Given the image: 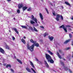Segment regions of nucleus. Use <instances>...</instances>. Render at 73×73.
Here are the masks:
<instances>
[{
	"label": "nucleus",
	"mask_w": 73,
	"mask_h": 73,
	"mask_svg": "<svg viewBox=\"0 0 73 73\" xmlns=\"http://www.w3.org/2000/svg\"><path fill=\"white\" fill-rule=\"evenodd\" d=\"M35 45L36 46L38 47L39 46V44L38 43H36V42L35 44H34L32 45L31 46H30L29 45V43H28L27 44V47L28 49L30 50L31 52L33 51Z\"/></svg>",
	"instance_id": "1"
},
{
	"label": "nucleus",
	"mask_w": 73,
	"mask_h": 73,
	"mask_svg": "<svg viewBox=\"0 0 73 73\" xmlns=\"http://www.w3.org/2000/svg\"><path fill=\"white\" fill-rule=\"evenodd\" d=\"M46 57L47 60H48V62H49V60L51 59V57L48 54H46Z\"/></svg>",
	"instance_id": "2"
},
{
	"label": "nucleus",
	"mask_w": 73,
	"mask_h": 73,
	"mask_svg": "<svg viewBox=\"0 0 73 73\" xmlns=\"http://www.w3.org/2000/svg\"><path fill=\"white\" fill-rule=\"evenodd\" d=\"M59 28H63L64 29L66 33H67V29L65 27V26L64 25H62L61 26L59 27Z\"/></svg>",
	"instance_id": "3"
},
{
	"label": "nucleus",
	"mask_w": 73,
	"mask_h": 73,
	"mask_svg": "<svg viewBox=\"0 0 73 73\" xmlns=\"http://www.w3.org/2000/svg\"><path fill=\"white\" fill-rule=\"evenodd\" d=\"M31 19L33 20H34V21H35L36 23L37 24V20L36 18H35V17L33 15L31 16Z\"/></svg>",
	"instance_id": "4"
},
{
	"label": "nucleus",
	"mask_w": 73,
	"mask_h": 73,
	"mask_svg": "<svg viewBox=\"0 0 73 73\" xmlns=\"http://www.w3.org/2000/svg\"><path fill=\"white\" fill-rule=\"evenodd\" d=\"M23 7V5L22 3H20L18 5V8L19 9Z\"/></svg>",
	"instance_id": "5"
},
{
	"label": "nucleus",
	"mask_w": 73,
	"mask_h": 73,
	"mask_svg": "<svg viewBox=\"0 0 73 73\" xmlns=\"http://www.w3.org/2000/svg\"><path fill=\"white\" fill-rule=\"evenodd\" d=\"M39 16H40V18L42 20H43L44 19V18H43V16H42V13H39Z\"/></svg>",
	"instance_id": "6"
},
{
	"label": "nucleus",
	"mask_w": 73,
	"mask_h": 73,
	"mask_svg": "<svg viewBox=\"0 0 73 73\" xmlns=\"http://www.w3.org/2000/svg\"><path fill=\"white\" fill-rule=\"evenodd\" d=\"M0 52L3 54L4 53V50L2 49L1 47H0Z\"/></svg>",
	"instance_id": "7"
},
{
	"label": "nucleus",
	"mask_w": 73,
	"mask_h": 73,
	"mask_svg": "<svg viewBox=\"0 0 73 73\" xmlns=\"http://www.w3.org/2000/svg\"><path fill=\"white\" fill-rule=\"evenodd\" d=\"M30 42H32V43H33V44H36V41H33V40L32 39H31L30 40Z\"/></svg>",
	"instance_id": "8"
},
{
	"label": "nucleus",
	"mask_w": 73,
	"mask_h": 73,
	"mask_svg": "<svg viewBox=\"0 0 73 73\" xmlns=\"http://www.w3.org/2000/svg\"><path fill=\"white\" fill-rule=\"evenodd\" d=\"M13 30H14V31H15V32H16L17 33V34H19V32L18 31H17V29H16V28H13Z\"/></svg>",
	"instance_id": "9"
},
{
	"label": "nucleus",
	"mask_w": 73,
	"mask_h": 73,
	"mask_svg": "<svg viewBox=\"0 0 73 73\" xmlns=\"http://www.w3.org/2000/svg\"><path fill=\"white\" fill-rule=\"evenodd\" d=\"M36 60L37 61V63H38V64H42V62L39 61L38 60V59H36Z\"/></svg>",
	"instance_id": "10"
},
{
	"label": "nucleus",
	"mask_w": 73,
	"mask_h": 73,
	"mask_svg": "<svg viewBox=\"0 0 73 73\" xmlns=\"http://www.w3.org/2000/svg\"><path fill=\"white\" fill-rule=\"evenodd\" d=\"M17 61H18V62H19V63H20L21 64H22V62H21V61L20 60H19V59H17Z\"/></svg>",
	"instance_id": "11"
},
{
	"label": "nucleus",
	"mask_w": 73,
	"mask_h": 73,
	"mask_svg": "<svg viewBox=\"0 0 73 73\" xmlns=\"http://www.w3.org/2000/svg\"><path fill=\"white\" fill-rule=\"evenodd\" d=\"M49 38L50 40V41H52L53 40V39L54 38H53V36H51V37H49Z\"/></svg>",
	"instance_id": "12"
},
{
	"label": "nucleus",
	"mask_w": 73,
	"mask_h": 73,
	"mask_svg": "<svg viewBox=\"0 0 73 73\" xmlns=\"http://www.w3.org/2000/svg\"><path fill=\"white\" fill-rule=\"evenodd\" d=\"M44 62L46 66V67L47 68H49V65H48V63H47L46 62V61H44Z\"/></svg>",
	"instance_id": "13"
},
{
	"label": "nucleus",
	"mask_w": 73,
	"mask_h": 73,
	"mask_svg": "<svg viewBox=\"0 0 73 73\" xmlns=\"http://www.w3.org/2000/svg\"><path fill=\"white\" fill-rule=\"evenodd\" d=\"M26 69L28 72H31V70H30L29 68H26Z\"/></svg>",
	"instance_id": "14"
},
{
	"label": "nucleus",
	"mask_w": 73,
	"mask_h": 73,
	"mask_svg": "<svg viewBox=\"0 0 73 73\" xmlns=\"http://www.w3.org/2000/svg\"><path fill=\"white\" fill-rule=\"evenodd\" d=\"M47 52L50 54L51 55H53V54L50 51L48 50Z\"/></svg>",
	"instance_id": "15"
},
{
	"label": "nucleus",
	"mask_w": 73,
	"mask_h": 73,
	"mask_svg": "<svg viewBox=\"0 0 73 73\" xmlns=\"http://www.w3.org/2000/svg\"><path fill=\"white\" fill-rule=\"evenodd\" d=\"M57 55L59 57V58H60V59H61V58H62V57H61V56L59 54V53H57Z\"/></svg>",
	"instance_id": "16"
},
{
	"label": "nucleus",
	"mask_w": 73,
	"mask_h": 73,
	"mask_svg": "<svg viewBox=\"0 0 73 73\" xmlns=\"http://www.w3.org/2000/svg\"><path fill=\"white\" fill-rule=\"evenodd\" d=\"M70 41V39H69L68 40H66L65 42H64V44H67L68 42H69Z\"/></svg>",
	"instance_id": "17"
},
{
	"label": "nucleus",
	"mask_w": 73,
	"mask_h": 73,
	"mask_svg": "<svg viewBox=\"0 0 73 73\" xmlns=\"http://www.w3.org/2000/svg\"><path fill=\"white\" fill-rule=\"evenodd\" d=\"M22 42H23V43L24 44H25L26 43V42H25V40H24V39H22Z\"/></svg>",
	"instance_id": "18"
},
{
	"label": "nucleus",
	"mask_w": 73,
	"mask_h": 73,
	"mask_svg": "<svg viewBox=\"0 0 73 73\" xmlns=\"http://www.w3.org/2000/svg\"><path fill=\"white\" fill-rule=\"evenodd\" d=\"M30 63L31 64V65L33 68H35V66H34V64H33V62H32L31 61H30Z\"/></svg>",
	"instance_id": "19"
},
{
	"label": "nucleus",
	"mask_w": 73,
	"mask_h": 73,
	"mask_svg": "<svg viewBox=\"0 0 73 73\" xmlns=\"http://www.w3.org/2000/svg\"><path fill=\"white\" fill-rule=\"evenodd\" d=\"M27 7L26 6H25V7L23 8V11H25V9H27Z\"/></svg>",
	"instance_id": "20"
},
{
	"label": "nucleus",
	"mask_w": 73,
	"mask_h": 73,
	"mask_svg": "<svg viewBox=\"0 0 73 73\" xmlns=\"http://www.w3.org/2000/svg\"><path fill=\"white\" fill-rule=\"evenodd\" d=\"M43 35L44 37H45L46 36H47V35H48V34L47 33H46L43 34Z\"/></svg>",
	"instance_id": "21"
},
{
	"label": "nucleus",
	"mask_w": 73,
	"mask_h": 73,
	"mask_svg": "<svg viewBox=\"0 0 73 73\" xmlns=\"http://www.w3.org/2000/svg\"><path fill=\"white\" fill-rule=\"evenodd\" d=\"M50 62V63H54V61L53 60L51 59L49 60V62Z\"/></svg>",
	"instance_id": "22"
},
{
	"label": "nucleus",
	"mask_w": 73,
	"mask_h": 73,
	"mask_svg": "<svg viewBox=\"0 0 73 73\" xmlns=\"http://www.w3.org/2000/svg\"><path fill=\"white\" fill-rule=\"evenodd\" d=\"M8 67H9L10 68H11V65L9 64H7L6 66V68H8Z\"/></svg>",
	"instance_id": "23"
},
{
	"label": "nucleus",
	"mask_w": 73,
	"mask_h": 73,
	"mask_svg": "<svg viewBox=\"0 0 73 73\" xmlns=\"http://www.w3.org/2000/svg\"><path fill=\"white\" fill-rule=\"evenodd\" d=\"M65 4H66L67 5H69V6H70V4L68 2H65Z\"/></svg>",
	"instance_id": "24"
},
{
	"label": "nucleus",
	"mask_w": 73,
	"mask_h": 73,
	"mask_svg": "<svg viewBox=\"0 0 73 73\" xmlns=\"http://www.w3.org/2000/svg\"><path fill=\"white\" fill-rule=\"evenodd\" d=\"M21 27L23 28H24L25 29H27V27L25 26L21 25Z\"/></svg>",
	"instance_id": "25"
},
{
	"label": "nucleus",
	"mask_w": 73,
	"mask_h": 73,
	"mask_svg": "<svg viewBox=\"0 0 73 73\" xmlns=\"http://www.w3.org/2000/svg\"><path fill=\"white\" fill-rule=\"evenodd\" d=\"M60 64H61V65H62L63 66L64 65V64L61 61H60Z\"/></svg>",
	"instance_id": "26"
},
{
	"label": "nucleus",
	"mask_w": 73,
	"mask_h": 73,
	"mask_svg": "<svg viewBox=\"0 0 73 73\" xmlns=\"http://www.w3.org/2000/svg\"><path fill=\"white\" fill-rule=\"evenodd\" d=\"M64 69L65 70H68V68L67 67L64 66Z\"/></svg>",
	"instance_id": "27"
},
{
	"label": "nucleus",
	"mask_w": 73,
	"mask_h": 73,
	"mask_svg": "<svg viewBox=\"0 0 73 73\" xmlns=\"http://www.w3.org/2000/svg\"><path fill=\"white\" fill-rule=\"evenodd\" d=\"M6 49H9V50L10 49V48H9V46L7 45H6Z\"/></svg>",
	"instance_id": "28"
},
{
	"label": "nucleus",
	"mask_w": 73,
	"mask_h": 73,
	"mask_svg": "<svg viewBox=\"0 0 73 73\" xmlns=\"http://www.w3.org/2000/svg\"><path fill=\"white\" fill-rule=\"evenodd\" d=\"M56 18H60V15L57 14L56 16Z\"/></svg>",
	"instance_id": "29"
},
{
	"label": "nucleus",
	"mask_w": 73,
	"mask_h": 73,
	"mask_svg": "<svg viewBox=\"0 0 73 73\" xmlns=\"http://www.w3.org/2000/svg\"><path fill=\"white\" fill-rule=\"evenodd\" d=\"M31 24H33L35 23V22L32 20L31 21Z\"/></svg>",
	"instance_id": "30"
},
{
	"label": "nucleus",
	"mask_w": 73,
	"mask_h": 73,
	"mask_svg": "<svg viewBox=\"0 0 73 73\" xmlns=\"http://www.w3.org/2000/svg\"><path fill=\"white\" fill-rule=\"evenodd\" d=\"M10 70L12 72H13V73H14V70H13V69L11 68L10 69Z\"/></svg>",
	"instance_id": "31"
},
{
	"label": "nucleus",
	"mask_w": 73,
	"mask_h": 73,
	"mask_svg": "<svg viewBox=\"0 0 73 73\" xmlns=\"http://www.w3.org/2000/svg\"><path fill=\"white\" fill-rule=\"evenodd\" d=\"M34 29L35 31H36V32H37V31H37V29H36L35 27H34Z\"/></svg>",
	"instance_id": "32"
},
{
	"label": "nucleus",
	"mask_w": 73,
	"mask_h": 73,
	"mask_svg": "<svg viewBox=\"0 0 73 73\" xmlns=\"http://www.w3.org/2000/svg\"><path fill=\"white\" fill-rule=\"evenodd\" d=\"M55 19L57 20V21H59V18H56Z\"/></svg>",
	"instance_id": "33"
},
{
	"label": "nucleus",
	"mask_w": 73,
	"mask_h": 73,
	"mask_svg": "<svg viewBox=\"0 0 73 73\" xmlns=\"http://www.w3.org/2000/svg\"><path fill=\"white\" fill-rule=\"evenodd\" d=\"M17 13H20V10H19V9H18L17 10Z\"/></svg>",
	"instance_id": "34"
},
{
	"label": "nucleus",
	"mask_w": 73,
	"mask_h": 73,
	"mask_svg": "<svg viewBox=\"0 0 73 73\" xmlns=\"http://www.w3.org/2000/svg\"><path fill=\"white\" fill-rule=\"evenodd\" d=\"M52 14L54 16H56V13H55V12L54 13H52Z\"/></svg>",
	"instance_id": "35"
},
{
	"label": "nucleus",
	"mask_w": 73,
	"mask_h": 73,
	"mask_svg": "<svg viewBox=\"0 0 73 73\" xmlns=\"http://www.w3.org/2000/svg\"><path fill=\"white\" fill-rule=\"evenodd\" d=\"M60 17H61V19L62 20H63V17H62V15H61Z\"/></svg>",
	"instance_id": "36"
},
{
	"label": "nucleus",
	"mask_w": 73,
	"mask_h": 73,
	"mask_svg": "<svg viewBox=\"0 0 73 73\" xmlns=\"http://www.w3.org/2000/svg\"><path fill=\"white\" fill-rule=\"evenodd\" d=\"M45 9L47 11V12L48 14H49V12H48V9H46V8H45Z\"/></svg>",
	"instance_id": "37"
},
{
	"label": "nucleus",
	"mask_w": 73,
	"mask_h": 73,
	"mask_svg": "<svg viewBox=\"0 0 73 73\" xmlns=\"http://www.w3.org/2000/svg\"><path fill=\"white\" fill-rule=\"evenodd\" d=\"M69 49H70V47H68L67 48H66V50H69Z\"/></svg>",
	"instance_id": "38"
},
{
	"label": "nucleus",
	"mask_w": 73,
	"mask_h": 73,
	"mask_svg": "<svg viewBox=\"0 0 73 73\" xmlns=\"http://www.w3.org/2000/svg\"><path fill=\"white\" fill-rule=\"evenodd\" d=\"M69 35L70 37L71 38V37H72V35H71V34H69Z\"/></svg>",
	"instance_id": "39"
},
{
	"label": "nucleus",
	"mask_w": 73,
	"mask_h": 73,
	"mask_svg": "<svg viewBox=\"0 0 73 73\" xmlns=\"http://www.w3.org/2000/svg\"><path fill=\"white\" fill-rule=\"evenodd\" d=\"M40 27L41 28H42L43 29H44V27L42 26H40Z\"/></svg>",
	"instance_id": "40"
},
{
	"label": "nucleus",
	"mask_w": 73,
	"mask_h": 73,
	"mask_svg": "<svg viewBox=\"0 0 73 73\" xmlns=\"http://www.w3.org/2000/svg\"><path fill=\"white\" fill-rule=\"evenodd\" d=\"M12 39L13 40H15V38L14 37H12Z\"/></svg>",
	"instance_id": "41"
},
{
	"label": "nucleus",
	"mask_w": 73,
	"mask_h": 73,
	"mask_svg": "<svg viewBox=\"0 0 73 73\" xmlns=\"http://www.w3.org/2000/svg\"><path fill=\"white\" fill-rule=\"evenodd\" d=\"M31 8H29V9H27V11H31Z\"/></svg>",
	"instance_id": "42"
},
{
	"label": "nucleus",
	"mask_w": 73,
	"mask_h": 73,
	"mask_svg": "<svg viewBox=\"0 0 73 73\" xmlns=\"http://www.w3.org/2000/svg\"><path fill=\"white\" fill-rule=\"evenodd\" d=\"M66 27H70V26L69 25H66Z\"/></svg>",
	"instance_id": "43"
},
{
	"label": "nucleus",
	"mask_w": 73,
	"mask_h": 73,
	"mask_svg": "<svg viewBox=\"0 0 73 73\" xmlns=\"http://www.w3.org/2000/svg\"><path fill=\"white\" fill-rule=\"evenodd\" d=\"M69 72H70V73H72V71L70 70H69Z\"/></svg>",
	"instance_id": "44"
},
{
	"label": "nucleus",
	"mask_w": 73,
	"mask_h": 73,
	"mask_svg": "<svg viewBox=\"0 0 73 73\" xmlns=\"http://www.w3.org/2000/svg\"><path fill=\"white\" fill-rule=\"evenodd\" d=\"M59 51L60 52V53H62V51L61 50H59Z\"/></svg>",
	"instance_id": "45"
},
{
	"label": "nucleus",
	"mask_w": 73,
	"mask_h": 73,
	"mask_svg": "<svg viewBox=\"0 0 73 73\" xmlns=\"http://www.w3.org/2000/svg\"><path fill=\"white\" fill-rule=\"evenodd\" d=\"M33 72H34V73H36V71H35V70H33Z\"/></svg>",
	"instance_id": "46"
},
{
	"label": "nucleus",
	"mask_w": 73,
	"mask_h": 73,
	"mask_svg": "<svg viewBox=\"0 0 73 73\" xmlns=\"http://www.w3.org/2000/svg\"><path fill=\"white\" fill-rule=\"evenodd\" d=\"M36 27H38V24H37L35 25Z\"/></svg>",
	"instance_id": "47"
},
{
	"label": "nucleus",
	"mask_w": 73,
	"mask_h": 73,
	"mask_svg": "<svg viewBox=\"0 0 73 73\" xmlns=\"http://www.w3.org/2000/svg\"><path fill=\"white\" fill-rule=\"evenodd\" d=\"M23 38H25H25H26V37H25V36H23Z\"/></svg>",
	"instance_id": "48"
},
{
	"label": "nucleus",
	"mask_w": 73,
	"mask_h": 73,
	"mask_svg": "<svg viewBox=\"0 0 73 73\" xmlns=\"http://www.w3.org/2000/svg\"><path fill=\"white\" fill-rule=\"evenodd\" d=\"M40 42H42V40H41L40 41Z\"/></svg>",
	"instance_id": "49"
},
{
	"label": "nucleus",
	"mask_w": 73,
	"mask_h": 73,
	"mask_svg": "<svg viewBox=\"0 0 73 73\" xmlns=\"http://www.w3.org/2000/svg\"><path fill=\"white\" fill-rule=\"evenodd\" d=\"M64 53H63L62 55V56H64Z\"/></svg>",
	"instance_id": "50"
},
{
	"label": "nucleus",
	"mask_w": 73,
	"mask_h": 73,
	"mask_svg": "<svg viewBox=\"0 0 73 73\" xmlns=\"http://www.w3.org/2000/svg\"><path fill=\"white\" fill-rule=\"evenodd\" d=\"M7 1H8V2L11 1V0H7Z\"/></svg>",
	"instance_id": "51"
},
{
	"label": "nucleus",
	"mask_w": 73,
	"mask_h": 73,
	"mask_svg": "<svg viewBox=\"0 0 73 73\" xmlns=\"http://www.w3.org/2000/svg\"><path fill=\"white\" fill-rule=\"evenodd\" d=\"M31 70H33H33H33V68H31Z\"/></svg>",
	"instance_id": "52"
},
{
	"label": "nucleus",
	"mask_w": 73,
	"mask_h": 73,
	"mask_svg": "<svg viewBox=\"0 0 73 73\" xmlns=\"http://www.w3.org/2000/svg\"><path fill=\"white\" fill-rule=\"evenodd\" d=\"M72 44L73 45V41L72 42Z\"/></svg>",
	"instance_id": "53"
},
{
	"label": "nucleus",
	"mask_w": 73,
	"mask_h": 73,
	"mask_svg": "<svg viewBox=\"0 0 73 73\" xmlns=\"http://www.w3.org/2000/svg\"><path fill=\"white\" fill-rule=\"evenodd\" d=\"M61 7L62 8V9H63V8H64V7L62 6H61Z\"/></svg>",
	"instance_id": "54"
},
{
	"label": "nucleus",
	"mask_w": 73,
	"mask_h": 73,
	"mask_svg": "<svg viewBox=\"0 0 73 73\" xmlns=\"http://www.w3.org/2000/svg\"><path fill=\"white\" fill-rule=\"evenodd\" d=\"M4 66H5V65H6V64H4Z\"/></svg>",
	"instance_id": "55"
},
{
	"label": "nucleus",
	"mask_w": 73,
	"mask_h": 73,
	"mask_svg": "<svg viewBox=\"0 0 73 73\" xmlns=\"http://www.w3.org/2000/svg\"><path fill=\"white\" fill-rule=\"evenodd\" d=\"M50 4L51 5H53L52 4V3H51Z\"/></svg>",
	"instance_id": "56"
},
{
	"label": "nucleus",
	"mask_w": 73,
	"mask_h": 73,
	"mask_svg": "<svg viewBox=\"0 0 73 73\" xmlns=\"http://www.w3.org/2000/svg\"><path fill=\"white\" fill-rule=\"evenodd\" d=\"M13 19H14V20H15L16 19H15V18H14Z\"/></svg>",
	"instance_id": "57"
},
{
	"label": "nucleus",
	"mask_w": 73,
	"mask_h": 73,
	"mask_svg": "<svg viewBox=\"0 0 73 73\" xmlns=\"http://www.w3.org/2000/svg\"><path fill=\"white\" fill-rule=\"evenodd\" d=\"M7 12H8L9 13H10L8 11H7Z\"/></svg>",
	"instance_id": "58"
},
{
	"label": "nucleus",
	"mask_w": 73,
	"mask_h": 73,
	"mask_svg": "<svg viewBox=\"0 0 73 73\" xmlns=\"http://www.w3.org/2000/svg\"><path fill=\"white\" fill-rule=\"evenodd\" d=\"M64 60H65V59H64Z\"/></svg>",
	"instance_id": "59"
},
{
	"label": "nucleus",
	"mask_w": 73,
	"mask_h": 73,
	"mask_svg": "<svg viewBox=\"0 0 73 73\" xmlns=\"http://www.w3.org/2000/svg\"><path fill=\"white\" fill-rule=\"evenodd\" d=\"M9 32H11V31H9Z\"/></svg>",
	"instance_id": "60"
},
{
	"label": "nucleus",
	"mask_w": 73,
	"mask_h": 73,
	"mask_svg": "<svg viewBox=\"0 0 73 73\" xmlns=\"http://www.w3.org/2000/svg\"><path fill=\"white\" fill-rule=\"evenodd\" d=\"M30 28H31V27H29Z\"/></svg>",
	"instance_id": "61"
},
{
	"label": "nucleus",
	"mask_w": 73,
	"mask_h": 73,
	"mask_svg": "<svg viewBox=\"0 0 73 73\" xmlns=\"http://www.w3.org/2000/svg\"><path fill=\"white\" fill-rule=\"evenodd\" d=\"M38 23H40V22H38Z\"/></svg>",
	"instance_id": "62"
},
{
	"label": "nucleus",
	"mask_w": 73,
	"mask_h": 73,
	"mask_svg": "<svg viewBox=\"0 0 73 73\" xmlns=\"http://www.w3.org/2000/svg\"><path fill=\"white\" fill-rule=\"evenodd\" d=\"M70 31H72V29H71Z\"/></svg>",
	"instance_id": "63"
},
{
	"label": "nucleus",
	"mask_w": 73,
	"mask_h": 73,
	"mask_svg": "<svg viewBox=\"0 0 73 73\" xmlns=\"http://www.w3.org/2000/svg\"><path fill=\"white\" fill-rule=\"evenodd\" d=\"M72 64H73V62H72Z\"/></svg>",
	"instance_id": "64"
}]
</instances>
